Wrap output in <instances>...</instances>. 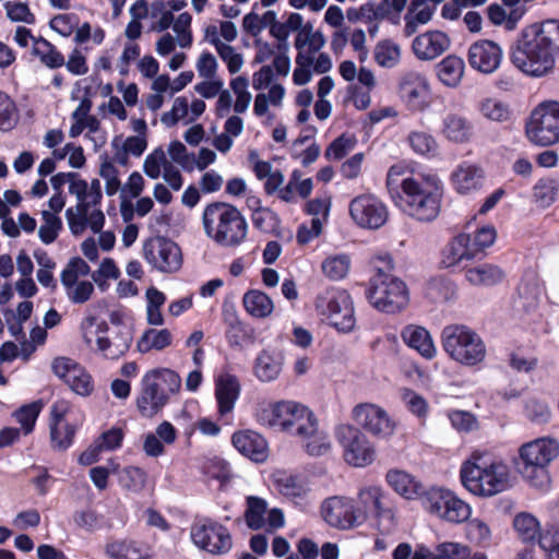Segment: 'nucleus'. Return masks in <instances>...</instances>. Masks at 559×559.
Listing matches in <instances>:
<instances>
[{
    "label": "nucleus",
    "mask_w": 559,
    "mask_h": 559,
    "mask_svg": "<svg viewBox=\"0 0 559 559\" xmlns=\"http://www.w3.org/2000/svg\"><path fill=\"white\" fill-rule=\"evenodd\" d=\"M558 56L559 20H546L525 27L510 52L512 64L532 78L552 72Z\"/></svg>",
    "instance_id": "1"
},
{
    "label": "nucleus",
    "mask_w": 559,
    "mask_h": 559,
    "mask_svg": "<svg viewBox=\"0 0 559 559\" xmlns=\"http://www.w3.org/2000/svg\"><path fill=\"white\" fill-rule=\"evenodd\" d=\"M205 235L222 247L236 248L247 238L248 223L233 204L222 201L209 203L202 213Z\"/></svg>",
    "instance_id": "2"
},
{
    "label": "nucleus",
    "mask_w": 559,
    "mask_h": 559,
    "mask_svg": "<svg viewBox=\"0 0 559 559\" xmlns=\"http://www.w3.org/2000/svg\"><path fill=\"white\" fill-rule=\"evenodd\" d=\"M463 486L472 493L490 497L509 487V467L501 461L473 452L461 467Z\"/></svg>",
    "instance_id": "3"
},
{
    "label": "nucleus",
    "mask_w": 559,
    "mask_h": 559,
    "mask_svg": "<svg viewBox=\"0 0 559 559\" xmlns=\"http://www.w3.org/2000/svg\"><path fill=\"white\" fill-rule=\"evenodd\" d=\"M181 379L168 368H154L144 373L135 399L139 414L153 418L169 403L171 395L179 392Z\"/></svg>",
    "instance_id": "4"
},
{
    "label": "nucleus",
    "mask_w": 559,
    "mask_h": 559,
    "mask_svg": "<svg viewBox=\"0 0 559 559\" xmlns=\"http://www.w3.org/2000/svg\"><path fill=\"white\" fill-rule=\"evenodd\" d=\"M558 453L559 444L554 439L539 438L527 442L520 448L518 469L532 487L545 490L550 484L548 465Z\"/></svg>",
    "instance_id": "5"
},
{
    "label": "nucleus",
    "mask_w": 559,
    "mask_h": 559,
    "mask_svg": "<svg viewBox=\"0 0 559 559\" xmlns=\"http://www.w3.org/2000/svg\"><path fill=\"white\" fill-rule=\"evenodd\" d=\"M312 414L307 406L297 402L281 401L259 408L255 419L262 426L295 436L310 428L309 418Z\"/></svg>",
    "instance_id": "6"
},
{
    "label": "nucleus",
    "mask_w": 559,
    "mask_h": 559,
    "mask_svg": "<svg viewBox=\"0 0 559 559\" xmlns=\"http://www.w3.org/2000/svg\"><path fill=\"white\" fill-rule=\"evenodd\" d=\"M365 295L374 309L386 314L401 312L409 302L406 284L393 275H372L367 284Z\"/></svg>",
    "instance_id": "7"
},
{
    "label": "nucleus",
    "mask_w": 559,
    "mask_h": 559,
    "mask_svg": "<svg viewBox=\"0 0 559 559\" xmlns=\"http://www.w3.org/2000/svg\"><path fill=\"white\" fill-rule=\"evenodd\" d=\"M415 168L406 162L392 165L386 175V188L394 204L405 214H419V182L414 179Z\"/></svg>",
    "instance_id": "8"
},
{
    "label": "nucleus",
    "mask_w": 559,
    "mask_h": 559,
    "mask_svg": "<svg viewBox=\"0 0 559 559\" xmlns=\"http://www.w3.org/2000/svg\"><path fill=\"white\" fill-rule=\"evenodd\" d=\"M444 350L456 361L475 366L484 360L486 346L480 336L465 325H449L442 331Z\"/></svg>",
    "instance_id": "9"
},
{
    "label": "nucleus",
    "mask_w": 559,
    "mask_h": 559,
    "mask_svg": "<svg viewBox=\"0 0 559 559\" xmlns=\"http://www.w3.org/2000/svg\"><path fill=\"white\" fill-rule=\"evenodd\" d=\"M314 305L317 311L325 316L338 332L349 333L354 330V302L346 289L329 287L317 296Z\"/></svg>",
    "instance_id": "10"
},
{
    "label": "nucleus",
    "mask_w": 559,
    "mask_h": 559,
    "mask_svg": "<svg viewBox=\"0 0 559 559\" xmlns=\"http://www.w3.org/2000/svg\"><path fill=\"white\" fill-rule=\"evenodd\" d=\"M421 508L432 516L452 524L464 523L472 514L467 502L441 487H432L421 492Z\"/></svg>",
    "instance_id": "11"
},
{
    "label": "nucleus",
    "mask_w": 559,
    "mask_h": 559,
    "mask_svg": "<svg viewBox=\"0 0 559 559\" xmlns=\"http://www.w3.org/2000/svg\"><path fill=\"white\" fill-rule=\"evenodd\" d=\"M527 139L539 146L559 142V103L548 100L536 106L525 123Z\"/></svg>",
    "instance_id": "12"
},
{
    "label": "nucleus",
    "mask_w": 559,
    "mask_h": 559,
    "mask_svg": "<svg viewBox=\"0 0 559 559\" xmlns=\"http://www.w3.org/2000/svg\"><path fill=\"white\" fill-rule=\"evenodd\" d=\"M192 543L211 555L228 554L233 547V538L228 528L211 518L197 519L190 528Z\"/></svg>",
    "instance_id": "13"
},
{
    "label": "nucleus",
    "mask_w": 559,
    "mask_h": 559,
    "mask_svg": "<svg viewBox=\"0 0 559 559\" xmlns=\"http://www.w3.org/2000/svg\"><path fill=\"white\" fill-rule=\"evenodd\" d=\"M358 501L365 522L372 516L381 533H390L396 525L395 512L390 496L381 487L368 486L359 490Z\"/></svg>",
    "instance_id": "14"
},
{
    "label": "nucleus",
    "mask_w": 559,
    "mask_h": 559,
    "mask_svg": "<svg viewBox=\"0 0 559 559\" xmlns=\"http://www.w3.org/2000/svg\"><path fill=\"white\" fill-rule=\"evenodd\" d=\"M336 437L347 464L354 467H366L376 460L374 445L360 429L344 425L337 429Z\"/></svg>",
    "instance_id": "15"
},
{
    "label": "nucleus",
    "mask_w": 559,
    "mask_h": 559,
    "mask_svg": "<svg viewBox=\"0 0 559 559\" xmlns=\"http://www.w3.org/2000/svg\"><path fill=\"white\" fill-rule=\"evenodd\" d=\"M143 257L147 263L162 273H175L182 266L180 247L169 238L154 236L143 243Z\"/></svg>",
    "instance_id": "16"
},
{
    "label": "nucleus",
    "mask_w": 559,
    "mask_h": 559,
    "mask_svg": "<svg viewBox=\"0 0 559 559\" xmlns=\"http://www.w3.org/2000/svg\"><path fill=\"white\" fill-rule=\"evenodd\" d=\"M354 223L365 229H379L389 219L385 203L372 193H362L355 197L348 206Z\"/></svg>",
    "instance_id": "17"
},
{
    "label": "nucleus",
    "mask_w": 559,
    "mask_h": 559,
    "mask_svg": "<svg viewBox=\"0 0 559 559\" xmlns=\"http://www.w3.org/2000/svg\"><path fill=\"white\" fill-rule=\"evenodd\" d=\"M322 514L326 523L341 530H349L365 523L360 508L344 497L328 498L322 506Z\"/></svg>",
    "instance_id": "18"
},
{
    "label": "nucleus",
    "mask_w": 559,
    "mask_h": 559,
    "mask_svg": "<svg viewBox=\"0 0 559 559\" xmlns=\"http://www.w3.org/2000/svg\"><path fill=\"white\" fill-rule=\"evenodd\" d=\"M222 321L225 325V338L230 348H243L254 344V328L239 318L234 305H223Z\"/></svg>",
    "instance_id": "19"
},
{
    "label": "nucleus",
    "mask_w": 559,
    "mask_h": 559,
    "mask_svg": "<svg viewBox=\"0 0 559 559\" xmlns=\"http://www.w3.org/2000/svg\"><path fill=\"white\" fill-rule=\"evenodd\" d=\"M353 417L358 425L377 437H389L395 428V423L388 413L374 404L365 403L355 406Z\"/></svg>",
    "instance_id": "20"
},
{
    "label": "nucleus",
    "mask_w": 559,
    "mask_h": 559,
    "mask_svg": "<svg viewBox=\"0 0 559 559\" xmlns=\"http://www.w3.org/2000/svg\"><path fill=\"white\" fill-rule=\"evenodd\" d=\"M68 406L64 402H56L51 406L49 435L51 448L56 451L68 450L74 441L76 426L66 418Z\"/></svg>",
    "instance_id": "21"
},
{
    "label": "nucleus",
    "mask_w": 559,
    "mask_h": 559,
    "mask_svg": "<svg viewBox=\"0 0 559 559\" xmlns=\"http://www.w3.org/2000/svg\"><path fill=\"white\" fill-rule=\"evenodd\" d=\"M450 182L453 190L461 195L480 191L485 185L484 169L471 162L460 163L451 173Z\"/></svg>",
    "instance_id": "22"
},
{
    "label": "nucleus",
    "mask_w": 559,
    "mask_h": 559,
    "mask_svg": "<svg viewBox=\"0 0 559 559\" xmlns=\"http://www.w3.org/2000/svg\"><path fill=\"white\" fill-rule=\"evenodd\" d=\"M502 60V49L491 40H479L468 49V62L471 67L481 73L495 72Z\"/></svg>",
    "instance_id": "23"
},
{
    "label": "nucleus",
    "mask_w": 559,
    "mask_h": 559,
    "mask_svg": "<svg viewBox=\"0 0 559 559\" xmlns=\"http://www.w3.org/2000/svg\"><path fill=\"white\" fill-rule=\"evenodd\" d=\"M231 443L240 454L255 463H263L269 456L266 439L254 430L235 431L231 436Z\"/></svg>",
    "instance_id": "24"
},
{
    "label": "nucleus",
    "mask_w": 559,
    "mask_h": 559,
    "mask_svg": "<svg viewBox=\"0 0 559 559\" xmlns=\"http://www.w3.org/2000/svg\"><path fill=\"white\" fill-rule=\"evenodd\" d=\"M443 183L435 174L421 175V221L435 219L441 207Z\"/></svg>",
    "instance_id": "25"
},
{
    "label": "nucleus",
    "mask_w": 559,
    "mask_h": 559,
    "mask_svg": "<svg viewBox=\"0 0 559 559\" xmlns=\"http://www.w3.org/2000/svg\"><path fill=\"white\" fill-rule=\"evenodd\" d=\"M240 392L241 385L235 374H222L215 380L214 394L219 417L233 413Z\"/></svg>",
    "instance_id": "26"
},
{
    "label": "nucleus",
    "mask_w": 559,
    "mask_h": 559,
    "mask_svg": "<svg viewBox=\"0 0 559 559\" xmlns=\"http://www.w3.org/2000/svg\"><path fill=\"white\" fill-rule=\"evenodd\" d=\"M132 341V330L129 326H118L110 337L97 336L96 344L105 358L118 359L129 350Z\"/></svg>",
    "instance_id": "27"
},
{
    "label": "nucleus",
    "mask_w": 559,
    "mask_h": 559,
    "mask_svg": "<svg viewBox=\"0 0 559 559\" xmlns=\"http://www.w3.org/2000/svg\"><path fill=\"white\" fill-rule=\"evenodd\" d=\"M284 355L276 349H262L253 362V373L262 382L276 380L282 372Z\"/></svg>",
    "instance_id": "28"
},
{
    "label": "nucleus",
    "mask_w": 559,
    "mask_h": 559,
    "mask_svg": "<svg viewBox=\"0 0 559 559\" xmlns=\"http://www.w3.org/2000/svg\"><path fill=\"white\" fill-rule=\"evenodd\" d=\"M473 259L475 255L471 249V236L463 233L455 236L443 249L441 264L444 267H454Z\"/></svg>",
    "instance_id": "29"
},
{
    "label": "nucleus",
    "mask_w": 559,
    "mask_h": 559,
    "mask_svg": "<svg viewBox=\"0 0 559 559\" xmlns=\"http://www.w3.org/2000/svg\"><path fill=\"white\" fill-rule=\"evenodd\" d=\"M310 428L301 432H296L295 437H298L304 442L305 451L311 456H321L326 454L331 449V443L328 435L324 431L319 430L318 419L314 414L309 418Z\"/></svg>",
    "instance_id": "30"
},
{
    "label": "nucleus",
    "mask_w": 559,
    "mask_h": 559,
    "mask_svg": "<svg viewBox=\"0 0 559 559\" xmlns=\"http://www.w3.org/2000/svg\"><path fill=\"white\" fill-rule=\"evenodd\" d=\"M473 133V123L461 114L450 112L442 120V134L450 142L466 143Z\"/></svg>",
    "instance_id": "31"
},
{
    "label": "nucleus",
    "mask_w": 559,
    "mask_h": 559,
    "mask_svg": "<svg viewBox=\"0 0 559 559\" xmlns=\"http://www.w3.org/2000/svg\"><path fill=\"white\" fill-rule=\"evenodd\" d=\"M72 523L76 528L86 533H95L111 527L110 520L92 506L75 510L72 513Z\"/></svg>",
    "instance_id": "32"
},
{
    "label": "nucleus",
    "mask_w": 559,
    "mask_h": 559,
    "mask_svg": "<svg viewBox=\"0 0 559 559\" xmlns=\"http://www.w3.org/2000/svg\"><path fill=\"white\" fill-rule=\"evenodd\" d=\"M273 483L281 495L294 501L304 499L308 492L305 481L297 475L280 472L274 475Z\"/></svg>",
    "instance_id": "33"
},
{
    "label": "nucleus",
    "mask_w": 559,
    "mask_h": 559,
    "mask_svg": "<svg viewBox=\"0 0 559 559\" xmlns=\"http://www.w3.org/2000/svg\"><path fill=\"white\" fill-rule=\"evenodd\" d=\"M242 304L250 316L259 319L269 317L274 309L272 299L258 289L248 290L242 297Z\"/></svg>",
    "instance_id": "34"
},
{
    "label": "nucleus",
    "mask_w": 559,
    "mask_h": 559,
    "mask_svg": "<svg viewBox=\"0 0 559 559\" xmlns=\"http://www.w3.org/2000/svg\"><path fill=\"white\" fill-rule=\"evenodd\" d=\"M437 76L442 84L455 87L464 73V61L456 56H448L436 66Z\"/></svg>",
    "instance_id": "35"
},
{
    "label": "nucleus",
    "mask_w": 559,
    "mask_h": 559,
    "mask_svg": "<svg viewBox=\"0 0 559 559\" xmlns=\"http://www.w3.org/2000/svg\"><path fill=\"white\" fill-rule=\"evenodd\" d=\"M465 277L475 286H492L503 280L504 273L499 266L486 263L468 269Z\"/></svg>",
    "instance_id": "36"
},
{
    "label": "nucleus",
    "mask_w": 559,
    "mask_h": 559,
    "mask_svg": "<svg viewBox=\"0 0 559 559\" xmlns=\"http://www.w3.org/2000/svg\"><path fill=\"white\" fill-rule=\"evenodd\" d=\"M106 555L111 559H151L142 547L132 540H114L106 544Z\"/></svg>",
    "instance_id": "37"
},
{
    "label": "nucleus",
    "mask_w": 559,
    "mask_h": 559,
    "mask_svg": "<svg viewBox=\"0 0 559 559\" xmlns=\"http://www.w3.org/2000/svg\"><path fill=\"white\" fill-rule=\"evenodd\" d=\"M173 342V335L168 329H147L136 343L138 350L146 354L152 349L163 350Z\"/></svg>",
    "instance_id": "38"
},
{
    "label": "nucleus",
    "mask_w": 559,
    "mask_h": 559,
    "mask_svg": "<svg viewBox=\"0 0 559 559\" xmlns=\"http://www.w3.org/2000/svg\"><path fill=\"white\" fill-rule=\"evenodd\" d=\"M147 473L139 466L128 465L118 473L119 486L132 493H140L146 486Z\"/></svg>",
    "instance_id": "39"
},
{
    "label": "nucleus",
    "mask_w": 559,
    "mask_h": 559,
    "mask_svg": "<svg viewBox=\"0 0 559 559\" xmlns=\"http://www.w3.org/2000/svg\"><path fill=\"white\" fill-rule=\"evenodd\" d=\"M385 479L396 493L406 499H413L418 493L419 484L403 471H389Z\"/></svg>",
    "instance_id": "40"
},
{
    "label": "nucleus",
    "mask_w": 559,
    "mask_h": 559,
    "mask_svg": "<svg viewBox=\"0 0 559 559\" xmlns=\"http://www.w3.org/2000/svg\"><path fill=\"white\" fill-rule=\"evenodd\" d=\"M44 404L41 400L24 404L13 412L12 416L21 425V431L29 435L34 431L36 421L41 413Z\"/></svg>",
    "instance_id": "41"
},
{
    "label": "nucleus",
    "mask_w": 559,
    "mask_h": 559,
    "mask_svg": "<svg viewBox=\"0 0 559 559\" xmlns=\"http://www.w3.org/2000/svg\"><path fill=\"white\" fill-rule=\"evenodd\" d=\"M350 266L352 260L347 253L329 255L321 264L323 274L331 281L345 278L349 273Z\"/></svg>",
    "instance_id": "42"
},
{
    "label": "nucleus",
    "mask_w": 559,
    "mask_h": 559,
    "mask_svg": "<svg viewBox=\"0 0 559 559\" xmlns=\"http://www.w3.org/2000/svg\"><path fill=\"white\" fill-rule=\"evenodd\" d=\"M246 502L245 521L247 526L253 531L262 528L265 523L264 515L267 510L266 501L260 497L248 496Z\"/></svg>",
    "instance_id": "43"
},
{
    "label": "nucleus",
    "mask_w": 559,
    "mask_h": 559,
    "mask_svg": "<svg viewBox=\"0 0 559 559\" xmlns=\"http://www.w3.org/2000/svg\"><path fill=\"white\" fill-rule=\"evenodd\" d=\"M449 46V38L442 32H430L421 35V59H435Z\"/></svg>",
    "instance_id": "44"
},
{
    "label": "nucleus",
    "mask_w": 559,
    "mask_h": 559,
    "mask_svg": "<svg viewBox=\"0 0 559 559\" xmlns=\"http://www.w3.org/2000/svg\"><path fill=\"white\" fill-rule=\"evenodd\" d=\"M522 306L530 310L535 308L543 295L544 287L535 276H531L521 282L518 288Z\"/></svg>",
    "instance_id": "45"
},
{
    "label": "nucleus",
    "mask_w": 559,
    "mask_h": 559,
    "mask_svg": "<svg viewBox=\"0 0 559 559\" xmlns=\"http://www.w3.org/2000/svg\"><path fill=\"white\" fill-rule=\"evenodd\" d=\"M19 121V109L14 99L0 90V131L13 130Z\"/></svg>",
    "instance_id": "46"
},
{
    "label": "nucleus",
    "mask_w": 559,
    "mask_h": 559,
    "mask_svg": "<svg viewBox=\"0 0 559 559\" xmlns=\"http://www.w3.org/2000/svg\"><path fill=\"white\" fill-rule=\"evenodd\" d=\"M373 57L380 67L393 68L400 60V47L391 39H382L377 43Z\"/></svg>",
    "instance_id": "47"
},
{
    "label": "nucleus",
    "mask_w": 559,
    "mask_h": 559,
    "mask_svg": "<svg viewBox=\"0 0 559 559\" xmlns=\"http://www.w3.org/2000/svg\"><path fill=\"white\" fill-rule=\"evenodd\" d=\"M480 114L492 121L506 122L511 117V109L508 104L497 98H486L478 105Z\"/></svg>",
    "instance_id": "48"
},
{
    "label": "nucleus",
    "mask_w": 559,
    "mask_h": 559,
    "mask_svg": "<svg viewBox=\"0 0 559 559\" xmlns=\"http://www.w3.org/2000/svg\"><path fill=\"white\" fill-rule=\"evenodd\" d=\"M210 44L213 45L221 57L226 63L229 73H237L243 63L241 53L235 51V48L228 44L223 43L219 38H211Z\"/></svg>",
    "instance_id": "49"
},
{
    "label": "nucleus",
    "mask_w": 559,
    "mask_h": 559,
    "mask_svg": "<svg viewBox=\"0 0 559 559\" xmlns=\"http://www.w3.org/2000/svg\"><path fill=\"white\" fill-rule=\"evenodd\" d=\"M41 218L44 224L39 227L38 236L43 243L50 245L58 238L63 224L58 215L49 211H43Z\"/></svg>",
    "instance_id": "50"
},
{
    "label": "nucleus",
    "mask_w": 559,
    "mask_h": 559,
    "mask_svg": "<svg viewBox=\"0 0 559 559\" xmlns=\"http://www.w3.org/2000/svg\"><path fill=\"white\" fill-rule=\"evenodd\" d=\"M355 136L342 133L329 144L324 152V157L326 159L341 160L355 147Z\"/></svg>",
    "instance_id": "51"
},
{
    "label": "nucleus",
    "mask_w": 559,
    "mask_h": 559,
    "mask_svg": "<svg viewBox=\"0 0 559 559\" xmlns=\"http://www.w3.org/2000/svg\"><path fill=\"white\" fill-rule=\"evenodd\" d=\"M558 193V185L555 179L544 178L536 182L533 189L535 201L543 207L554 203Z\"/></svg>",
    "instance_id": "52"
},
{
    "label": "nucleus",
    "mask_w": 559,
    "mask_h": 559,
    "mask_svg": "<svg viewBox=\"0 0 559 559\" xmlns=\"http://www.w3.org/2000/svg\"><path fill=\"white\" fill-rule=\"evenodd\" d=\"M513 526L524 542H531L536 537L539 523L532 514L520 513L514 518Z\"/></svg>",
    "instance_id": "53"
},
{
    "label": "nucleus",
    "mask_w": 559,
    "mask_h": 559,
    "mask_svg": "<svg viewBox=\"0 0 559 559\" xmlns=\"http://www.w3.org/2000/svg\"><path fill=\"white\" fill-rule=\"evenodd\" d=\"M69 388L81 396H88L94 391L92 376L81 366L73 371L72 377L67 380Z\"/></svg>",
    "instance_id": "54"
},
{
    "label": "nucleus",
    "mask_w": 559,
    "mask_h": 559,
    "mask_svg": "<svg viewBox=\"0 0 559 559\" xmlns=\"http://www.w3.org/2000/svg\"><path fill=\"white\" fill-rule=\"evenodd\" d=\"M467 538L478 546H488L491 539L489 526L479 519H472L466 525Z\"/></svg>",
    "instance_id": "55"
},
{
    "label": "nucleus",
    "mask_w": 559,
    "mask_h": 559,
    "mask_svg": "<svg viewBox=\"0 0 559 559\" xmlns=\"http://www.w3.org/2000/svg\"><path fill=\"white\" fill-rule=\"evenodd\" d=\"M469 554L467 545L445 542L437 546L433 559H464Z\"/></svg>",
    "instance_id": "56"
},
{
    "label": "nucleus",
    "mask_w": 559,
    "mask_h": 559,
    "mask_svg": "<svg viewBox=\"0 0 559 559\" xmlns=\"http://www.w3.org/2000/svg\"><path fill=\"white\" fill-rule=\"evenodd\" d=\"M167 164L169 162L166 158L165 152L162 147H157L146 156L143 170L147 177L157 179L160 176V167L165 168Z\"/></svg>",
    "instance_id": "57"
},
{
    "label": "nucleus",
    "mask_w": 559,
    "mask_h": 559,
    "mask_svg": "<svg viewBox=\"0 0 559 559\" xmlns=\"http://www.w3.org/2000/svg\"><path fill=\"white\" fill-rule=\"evenodd\" d=\"M4 8L7 10V16L12 22L36 23L35 14L31 11L27 3L8 1Z\"/></svg>",
    "instance_id": "58"
},
{
    "label": "nucleus",
    "mask_w": 559,
    "mask_h": 559,
    "mask_svg": "<svg viewBox=\"0 0 559 559\" xmlns=\"http://www.w3.org/2000/svg\"><path fill=\"white\" fill-rule=\"evenodd\" d=\"M525 416L533 423L545 424L550 419V409L546 402L530 399L525 405Z\"/></svg>",
    "instance_id": "59"
},
{
    "label": "nucleus",
    "mask_w": 559,
    "mask_h": 559,
    "mask_svg": "<svg viewBox=\"0 0 559 559\" xmlns=\"http://www.w3.org/2000/svg\"><path fill=\"white\" fill-rule=\"evenodd\" d=\"M39 43L48 48L46 53L38 51V58L43 64L49 69H58L64 66V56L56 48L55 45L44 37H39Z\"/></svg>",
    "instance_id": "60"
},
{
    "label": "nucleus",
    "mask_w": 559,
    "mask_h": 559,
    "mask_svg": "<svg viewBox=\"0 0 559 559\" xmlns=\"http://www.w3.org/2000/svg\"><path fill=\"white\" fill-rule=\"evenodd\" d=\"M495 239L496 229L493 226H483L477 229L473 239L471 238V249H473L475 258H477L478 253H480L485 248L490 247Z\"/></svg>",
    "instance_id": "61"
},
{
    "label": "nucleus",
    "mask_w": 559,
    "mask_h": 559,
    "mask_svg": "<svg viewBox=\"0 0 559 559\" xmlns=\"http://www.w3.org/2000/svg\"><path fill=\"white\" fill-rule=\"evenodd\" d=\"M79 23V16L74 13L70 14H58L53 16L49 25L50 27L59 33L60 35L68 37L70 36Z\"/></svg>",
    "instance_id": "62"
},
{
    "label": "nucleus",
    "mask_w": 559,
    "mask_h": 559,
    "mask_svg": "<svg viewBox=\"0 0 559 559\" xmlns=\"http://www.w3.org/2000/svg\"><path fill=\"white\" fill-rule=\"evenodd\" d=\"M170 158L181 165L185 169L191 170L194 164V154H189L187 147L180 141H171L168 147Z\"/></svg>",
    "instance_id": "63"
},
{
    "label": "nucleus",
    "mask_w": 559,
    "mask_h": 559,
    "mask_svg": "<svg viewBox=\"0 0 559 559\" xmlns=\"http://www.w3.org/2000/svg\"><path fill=\"white\" fill-rule=\"evenodd\" d=\"M123 430L119 427H112L103 432L97 440L98 448L102 450H116L121 447L123 441Z\"/></svg>",
    "instance_id": "64"
}]
</instances>
